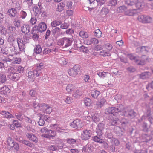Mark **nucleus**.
I'll return each mask as SVG.
<instances>
[{
	"label": "nucleus",
	"mask_w": 153,
	"mask_h": 153,
	"mask_svg": "<svg viewBox=\"0 0 153 153\" xmlns=\"http://www.w3.org/2000/svg\"><path fill=\"white\" fill-rule=\"evenodd\" d=\"M137 18L140 22L144 23H149L152 21V18L148 16L140 15L138 16Z\"/></svg>",
	"instance_id": "5"
},
{
	"label": "nucleus",
	"mask_w": 153,
	"mask_h": 153,
	"mask_svg": "<svg viewBox=\"0 0 153 153\" xmlns=\"http://www.w3.org/2000/svg\"><path fill=\"white\" fill-rule=\"evenodd\" d=\"M40 69H39V66H38L37 69L34 70L33 72L34 74V76H40V73H41L40 71Z\"/></svg>",
	"instance_id": "48"
},
{
	"label": "nucleus",
	"mask_w": 153,
	"mask_h": 153,
	"mask_svg": "<svg viewBox=\"0 0 153 153\" xmlns=\"http://www.w3.org/2000/svg\"><path fill=\"white\" fill-rule=\"evenodd\" d=\"M143 6V3L141 2L140 1L139 2L138 1L135 4L134 7H135L136 9V10H137V9L142 8Z\"/></svg>",
	"instance_id": "43"
},
{
	"label": "nucleus",
	"mask_w": 153,
	"mask_h": 153,
	"mask_svg": "<svg viewBox=\"0 0 153 153\" xmlns=\"http://www.w3.org/2000/svg\"><path fill=\"white\" fill-rule=\"evenodd\" d=\"M111 141L113 145L115 146H118L120 144L119 141L117 139L115 138H112Z\"/></svg>",
	"instance_id": "44"
},
{
	"label": "nucleus",
	"mask_w": 153,
	"mask_h": 153,
	"mask_svg": "<svg viewBox=\"0 0 153 153\" xmlns=\"http://www.w3.org/2000/svg\"><path fill=\"white\" fill-rule=\"evenodd\" d=\"M28 77L29 79H33L35 77L32 71H29L28 72Z\"/></svg>",
	"instance_id": "62"
},
{
	"label": "nucleus",
	"mask_w": 153,
	"mask_h": 153,
	"mask_svg": "<svg viewBox=\"0 0 153 153\" xmlns=\"http://www.w3.org/2000/svg\"><path fill=\"white\" fill-rule=\"evenodd\" d=\"M67 143L70 144H75L76 140L75 139L69 138L66 139Z\"/></svg>",
	"instance_id": "46"
},
{
	"label": "nucleus",
	"mask_w": 153,
	"mask_h": 153,
	"mask_svg": "<svg viewBox=\"0 0 153 153\" xmlns=\"http://www.w3.org/2000/svg\"><path fill=\"white\" fill-rule=\"evenodd\" d=\"M34 52L37 54H41L42 53V50L40 45H36L34 49Z\"/></svg>",
	"instance_id": "30"
},
{
	"label": "nucleus",
	"mask_w": 153,
	"mask_h": 153,
	"mask_svg": "<svg viewBox=\"0 0 153 153\" xmlns=\"http://www.w3.org/2000/svg\"><path fill=\"white\" fill-rule=\"evenodd\" d=\"M114 130L117 136L121 137L123 135V131L125 130H123V128H121L120 127L115 126L114 127Z\"/></svg>",
	"instance_id": "18"
},
{
	"label": "nucleus",
	"mask_w": 153,
	"mask_h": 153,
	"mask_svg": "<svg viewBox=\"0 0 153 153\" xmlns=\"http://www.w3.org/2000/svg\"><path fill=\"white\" fill-rule=\"evenodd\" d=\"M42 104L38 103L34 101L33 103V106L34 109V111H36L37 109H41V105Z\"/></svg>",
	"instance_id": "37"
},
{
	"label": "nucleus",
	"mask_w": 153,
	"mask_h": 153,
	"mask_svg": "<svg viewBox=\"0 0 153 153\" xmlns=\"http://www.w3.org/2000/svg\"><path fill=\"white\" fill-rule=\"evenodd\" d=\"M63 38L59 40L57 42V45L60 46H63L64 47Z\"/></svg>",
	"instance_id": "61"
},
{
	"label": "nucleus",
	"mask_w": 153,
	"mask_h": 153,
	"mask_svg": "<svg viewBox=\"0 0 153 153\" xmlns=\"http://www.w3.org/2000/svg\"><path fill=\"white\" fill-rule=\"evenodd\" d=\"M77 48H80V51L84 52H87L88 51V48L87 47H85L84 46L82 45L80 47L77 46Z\"/></svg>",
	"instance_id": "53"
},
{
	"label": "nucleus",
	"mask_w": 153,
	"mask_h": 153,
	"mask_svg": "<svg viewBox=\"0 0 153 153\" xmlns=\"http://www.w3.org/2000/svg\"><path fill=\"white\" fill-rule=\"evenodd\" d=\"M44 114H38L37 115L38 117H40L39 119V121L38 122L39 125L41 126H43L45 124V121L44 120V118H42L41 117Z\"/></svg>",
	"instance_id": "33"
},
{
	"label": "nucleus",
	"mask_w": 153,
	"mask_h": 153,
	"mask_svg": "<svg viewBox=\"0 0 153 153\" xmlns=\"http://www.w3.org/2000/svg\"><path fill=\"white\" fill-rule=\"evenodd\" d=\"M62 23L61 21L59 20H55L52 22L51 25L53 27H55L57 26L60 25Z\"/></svg>",
	"instance_id": "35"
},
{
	"label": "nucleus",
	"mask_w": 153,
	"mask_h": 153,
	"mask_svg": "<svg viewBox=\"0 0 153 153\" xmlns=\"http://www.w3.org/2000/svg\"><path fill=\"white\" fill-rule=\"evenodd\" d=\"M56 50V49H55L53 50L52 49H45L43 51V52L41 54V55L42 56V55L46 54L48 53H49L50 52H51V51H55Z\"/></svg>",
	"instance_id": "50"
},
{
	"label": "nucleus",
	"mask_w": 153,
	"mask_h": 153,
	"mask_svg": "<svg viewBox=\"0 0 153 153\" xmlns=\"http://www.w3.org/2000/svg\"><path fill=\"white\" fill-rule=\"evenodd\" d=\"M149 48L147 46H141L137 48L136 49L137 53L139 54L146 53L148 52Z\"/></svg>",
	"instance_id": "12"
},
{
	"label": "nucleus",
	"mask_w": 153,
	"mask_h": 153,
	"mask_svg": "<svg viewBox=\"0 0 153 153\" xmlns=\"http://www.w3.org/2000/svg\"><path fill=\"white\" fill-rule=\"evenodd\" d=\"M7 144L10 149H13L16 150H18L19 148V144L15 142L13 139L9 137L7 139Z\"/></svg>",
	"instance_id": "3"
},
{
	"label": "nucleus",
	"mask_w": 153,
	"mask_h": 153,
	"mask_svg": "<svg viewBox=\"0 0 153 153\" xmlns=\"http://www.w3.org/2000/svg\"><path fill=\"white\" fill-rule=\"evenodd\" d=\"M19 10H16V9L11 8L9 9L7 12V14L10 17H14L18 16L19 15Z\"/></svg>",
	"instance_id": "9"
},
{
	"label": "nucleus",
	"mask_w": 153,
	"mask_h": 153,
	"mask_svg": "<svg viewBox=\"0 0 153 153\" xmlns=\"http://www.w3.org/2000/svg\"><path fill=\"white\" fill-rule=\"evenodd\" d=\"M120 126L123 128V130H125L128 126L129 124L128 120L125 118L122 119L120 121Z\"/></svg>",
	"instance_id": "20"
},
{
	"label": "nucleus",
	"mask_w": 153,
	"mask_h": 153,
	"mask_svg": "<svg viewBox=\"0 0 153 153\" xmlns=\"http://www.w3.org/2000/svg\"><path fill=\"white\" fill-rule=\"evenodd\" d=\"M16 73V66L10 67L8 69V74H13Z\"/></svg>",
	"instance_id": "38"
},
{
	"label": "nucleus",
	"mask_w": 153,
	"mask_h": 153,
	"mask_svg": "<svg viewBox=\"0 0 153 153\" xmlns=\"http://www.w3.org/2000/svg\"><path fill=\"white\" fill-rule=\"evenodd\" d=\"M36 28L35 27H33L32 30V32L31 33L33 35L32 36L33 39H38L39 37L38 34L39 32H38L36 29H35Z\"/></svg>",
	"instance_id": "26"
},
{
	"label": "nucleus",
	"mask_w": 153,
	"mask_h": 153,
	"mask_svg": "<svg viewBox=\"0 0 153 153\" xmlns=\"http://www.w3.org/2000/svg\"><path fill=\"white\" fill-rule=\"evenodd\" d=\"M7 80L5 75L0 74V84H5Z\"/></svg>",
	"instance_id": "29"
},
{
	"label": "nucleus",
	"mask_w": 153,
	"mask_h": 153,
	"mask_svg": "<svg viewBox=\"0 0 153 153\" xmlns=\"http://www.w3.org/2000/svg\"><path fill=\"white\" fill-rule=\"evenodd\" d=\"M68 73L70 76L73 77L75 76L80 73L79 66L78 65H74L72 68L68 70Z\"/></svg>",
	"instance_id": "2"
},
{
	"label": "nucleus",
	"mask_w": 153,
	"mask_h": 153,
	"mask_svg": "<svg viewBox=\"0 0 153 153\" xmlns=\"http://www.w3.org/2000/svg\"><path fill=\"white\" fill-rule=\"evenodd\" d=\"M26 136L30 140L35 143H37L38 141V138L32 133H27L26 134Z\"/></svg>",
	"instance_id": "19"
},
{
	"label": "nucleus",
	"mask_w": 153,
	"mask_h": 153,
	"mask_svg": "<svg viewBox=\"0 0 153 153\" xmlns=\"http://www.w3.org/2000/svg\"><path fill=\"white\" fill-rule=\"evenodd\" d=\"M136 114V113L134 110L130 109L126 111L124 113V115L126 117H127L129 118H134Z\"/></svg>",
	"instance_id": "14"
},
{
	"label": "nucleus",
	"mask_w": 153,
	"mask_h": 153,
	"mask_svg": "<svg viewBox=\"0 0 153 153\" xmlns=\"http://www.w3.org/2000/svg\"><path fill=\"white\" fill-rule=\"evenodd\" d=\"M97 136H95L93 137L92 140L95 142L100 143L103 140L101 139L100 137Z\"/></svg>",
	"instance_id": "36"
},
{
	"label": "nucleus",
	"mask_w": 153,
	"mask_h": 153,
	"mask_svg": "<svg viewBox=\"0 0 153 153\" xmlns=\"http://www.w3.org/2000/svg\"><path fill=\"white\" fill-rule=\"evenodd\" d=\"M138 0H128L125 1V3L128 7H132V10H136V9L134 7Z\"/></svg>",
	"instance_id": "15"
},
{
	"label": "nucleus",
	"mask_w": 153,
	"mask_h": 153,
	"mask_svg": "<svg viewBox=\"0 0 153 153\" xmlns=\"http://www.w3.org/2000/svg\"><path fill=\"white\" fill-rule=\"evenodd\" d=\"M106 119L111 121V125L115 126L117 125V122L119 120V119L116 117L114 114H106Z\"/></svg>",
	"instance_id": "4"
},
{
	"label": "nucleus",
	"mask_w": 153,
	"mask_h": 153,
	"mask_svg": "<svg viewBox=\"0 0 153 153\" xmlns=\"http://www.w3.org/2000/svg\"><path fill=\"white\" fill-rule=\"evenodd\" d=\"M153 137V131H152L150 134L148 135L145 134H143L141 137L142 141L143 142H148Z\"/></svg>",
	"instance_id": "13"
},
{
	"label": "nucleus",
	"mask_w": 153,
	"mask_h": 153,
	"mask_svg": "<svg viewBox=\"0 0 153 153\" xmlns=\"http://www.w3.org/2000/svg\"><path fill=\"white\" fill-rule=\"evenodd\" d=\"M109 12L108 9L106 7H103L101 10V13L102 14L106 15Z\"/></svg>",
	"instance_id": "56"
},
{
	"label": "nucleus",
	"mask_w": 153,
	"mask_h": 153,
	"mask_svg": "<svg viewBox=\"0 0 153 153\" xmlns=\"http://www.w3.org/2000/svg\"><path fill=\"white\" fill-rule=\"evenodd\" d=\"M75 88V86L72 84H69L67 86L66 90L68 93H70L74 90Z\"/></svg>",
	"instance_id": "34"
},
{
	"label": "nucleus",
	"mask_w": 153,
	"mask_h": 153,
	"mask_svg": "<svg viewBox=\"0 0 153 153\" xmlns=\"http://www.w3.org/2000/svg\"><path fill=\"white\" fill-rule=\"evenodd\" d=\"M34 27H36L35 29H36L38 32L41 33H42L45 31L47 28L46 25L44 22H41L39 24L38 26L36 25Z\"/></svg>",
	"instance_id": "11"
},
{
	"label": "nucleus",
	"mask_w": 153,
	"mask_h": 153,
	"mask_svg": "<svg viewBox=\"0 0 153 153\" xmlns=\"http://www.w3.org/2000/svg\"><path fill=\"white\" fill-rule=\"evenodd\" d=\"M100 92L98 91L95 90L91 93L92 97L94 98H97L98 96L100 94Z\"/></svg>",
	"instance_id": "41"
},
{
	"label": "nucleus",
	"mask_w": 153,
	"mask_h": 153,
	"mask_svg": "<svg viewBox=\"0 0 153 153\" xmlns=\"http://www.w3.org/2000/svg\"><path fill=\"white\" fill-rule=\"evenodd\" d=\"M151 73L149 72H145L142 73L140 74V78L142 79H146L148 78L150 76Z\"/></svg>",
	"instance_id": "25"
},
{
	"label": "nucleus",
	"mask_w": 153,
	"mask_h": 153,
	"mask_svg": "<svg viewBox=\"0 0 153 153\" xmlns=\"http://www.w3.org/2000/svg\"><path fill=\"white\" fill-rule=\"evenodd\" d=\"M1 114L2 115L3 117L11 118L12 116V115L9 112H6L4 111H2Z\"/></svg>",
	"instance_id": "32"
},
{
	"label": "nucleus",
	"mask_w": 153,
	"mask_h": 153,
	"mask_svg": "<svg viewBox=\"0 0 153 153\" xmlns=\"http://www.w3.org/2000/svg\"><path fill=\"white\" fill-rule=\"evenodd\" d=\"M106 100L104 98H102L100 100L98 101L96 103V105L98 108H101L102 107Z\"/></svg>",
	"instance_id": "31"
},
{
	"label": "nucleus",
	"mask_w": 153,
	"mask_h": 153,
	"mask_svg": "<svg viewBox=\"0 0 153 153\" xmlns=\"http://www.w3.org/2000/svg\"><path fill=\"white\" fill-rule=\"evenodd\" d=\"M0 91H3V94L4 95L7 93H9L10 92V90L8 87L6 85L0 88Z\"/></svg>",
	"instance_id": "28"
},
{
	"label": "nucleus",
	"mask_w": 153,
	"mask_h": 153,
	"mask_svg": "<svg viewBox=\"0 0 153 153\" xmlns=\"http://www.w3.org/2000/svg\"><path fill=\"white\" fill-rule=\"evenodd\" d=\"M84 103L86 106H89L91 104V100L89 98H87L85 100Z\"/></svg>",
	"instance_id": "60"
},
{
	"label": "nucleus",
	"mask_w": 153,
	"mask_h": 153,
	"mask_svg": "<svg viewBox=\"0 0 153 153\" xmlns=\"http://www.w3.org/2000/svg\"><path fill=\"white\" fill-rule=\"evenodd\" d=\"M149 59V58L148 56L142 55L140 59H138V65H145Z\"/></svg>",
	"instance_id": "16"
},
{
	"label": "nucleus",
	"mask_w": 153,
	"mask_h": 153,
	"mask_svg": "<svg viewBox=\"0 0 153 153\" xmlns=\"http://www.w3.org/2000/svg\"><path fill=\"white\" fill-rule=\"evenodd\" d=\"M126 9L127 7H126L124 5H122L117 8V10L118 12H122L126 10Z\"/></svg>",
	"instance_id": "49"
},
{
	"label": "nucleus",
	"mask_w": 153,
	"mask_h": 153,
	"mask_svg": "<svg viewBox=\"0 0 153 153\" xmlns=\"http://www.w3.org/2000/svg\"><path fill=\"white\" fill-rule=\"evenodd\" d=\"M16 73L17 72L22 73H23L24 70V68L21 66H19L18 67L16 66Z\"/></svg>",
	"instance_id": "55"
},
{
	"label": "nucleus",
	"mask_w": 153,
	"mask_h": 153,
	"mask_svg": "<svg viewBox=\"0 0 153 153\" xmlns=\"http://www.w3.org/2000/svg\"><path fill=\"white\" fill-rule=\"evenodd\" d=\"M40 106L41 110L45 113L50 114L52 111V108L47 104L42 103Z\"/></svg>",
	"instance_id": "7"
},
{
	"label": "nucleus",
	"mask_w": 153,
	"mask_h": 153,
	"mask_svg": "<svg viewBox=\"0 0 153 153\" xmlns=\"http://www.w3.org/2000/svg\"><path fill=\"white\" fill-rule=\"evenodd\" d=\"M146 109L147 111L146 113V116L149 117V121L152 123V120L153 119V112L151 111L150 108L149 106H147Z\"/></svg>",
	"instance_id": "17"
},
{
	"label": "nucleus",
	"mask_w": 153,
	"mask_h": 153,
	"mask_svg": "<svg viewBox=\"0 0 153 153\" xmlns=\"http://www.w3.org/2000/svg\"><path fill=\"white\" fill-rule=\"evenodd\" d=\"M70 126L71 127L75 129L80 128L83 126L81 120L79 119L74 120L72 122L70 123Z\"/></svg>",
	"instance_id": "6"
},
{
	"label": "nucleus",
	"mask_w": 153,
	"mask_h": 153,
	"mask_svg": "<svg viewBox=\"0 0 153 153\" xmlns=\"http://www.w3.org/2000/svg\"><path fill=\"white\" fill-rule=\"evenodd\" d=\"M48 150L52 151H55L57 150L56 147L55 145H50L48 147Z\"/></svg>",
	"instance_id": "54"
},
{
	"label": "nucleus",
	"mask_w": 153,
	"mask_h": 153,
	"mask_svg": "<svg viewBox=\"0 0 153 153\" xmlns=\"http://www.w3.org/2000/svg\"><path fill=\"white\" fill-rule=\"evenodd\" d=\"M65 4L63 3H60L58 5V8L56 10L59 12H61L64 9Z\"/></svg>",
	"instance_id": "39"
},
{
	"label": "nucleus",
	"mask_w": 153,
	"mask_h": 153,
	"mask_svg": "<svg viewBox=\"0 0 153 153\" xmlns=\"http://www.w3.org/2000/svg\"><path fill=\"white\" fill-rule=\"evenodd\" d=\"M105 125V122L104 121L100 123L98 125L96 128V133L99 136H100L102 135L104 129Z\"/></svg>",
	"instance_id": "8"
},
{
	"label": "nucleus",
	"mask_w": 153,
	"mask_h": 153,
	"mask_svg": "<svg viewBox=\"0 0 153 153\" xmlns=\"http://www.w3.org/2000/svg\"><path fill=\"white\" fill-rule=\"evenodd\" d=\"M33 11L36 15L39 14L41 13V8L40 6L38 7L37 6H35L33 8Z\"/></svg>",
	"instance_id": "42"
},
{
	"label": "nucleus",
	"mask_w": 153,
	"mask_h": 153,
	"mask_svg": "<svg viewBox=\"0 0 153 153\" xmlns=\"http://www.w3.org/2000/svg\"><path fill=\"white\" fill-rule=\"evenodd\" d=\"M64 47L67 48L71 45L72 40L71 38L64 37Z\"/></svg>",
	"instance_id": "23"
},
{
	"label": "nucleus",
	"mask_w": 153,
	"mask_h": 153,
	"mask_svg": "<svg viewBox=\"0 0 153 153\" xmlns=\"http://www.w3.org/2000/svg\"><path fill=\"white\" fill-rule=\"evenodd\" d=\"M92 134L91 131L86 129L81 133V138L82 140H87L91 137Z\"/></svg>",
	"instance_id": "10"
},
{
	"label": "nucleus",
	"mask_w": 153,
	"mask_h": 153,
	"mask_svg": "<svg viewBox=\"0 0 153 153\" xmlns=\"http://www.w3.org/2000/svg\"><path fill=\"white\" fill-rule=\"evenodd\" d=\"M19 141L30 147H32L33 146V144L30 141L25 139H23L22 138H19Z\"/></svg>",
	"instance_id": "27"
},
{
	"label": "nucleus",
	"mask_w": 153,
	"mask_h": 153,
	"mask_svg": "<svg viewBox=\"0 0 153 153\" xmlns=\"http://www.w3.org/2000/svg\"><path fill=\"white\" fill-rule=\"evenodd\" d=\"M13 8L16 9V10H19V12L20 11L21 7L19 1H17L16 2L15 4V8Z\"/></svg>",
	"instance_id": "58"
},
{
	"label": "nucleus",
	"mask_w": 153,
	"mask_h": 153,
	"mask_svg": "<svg viewBox=\"0 0 153 153\" xmlns=\"http://www.w3.org/2000/svg\"><path fill=\"white\" fill-rule=\"evenodd\" d=\"M124 107L123 105H120L116 107H109L107 108L105 110V114H113L118 113L122 111Z\"/></svg>",
	"instance_id": "1"
},
{
	"label": "nucleus",
	"mask_w": 153,
	"mask_h": 153,
	"mask_svg": "<svg viewBox=\"0 0 153 153\" xmlns=\"http://www.w3.org/2000/svg\"><path fill=\"white\" fill-rule=\"evenodd\" d=\"M15 40V37L12 36H10L8 39V41L10 43L14 42Z\"/></svg>",
	"instance_id": "63"
},
{
	"label": "nucleus",
	"mask_w": 153,
	"mask_h": 153,
	"mask_svg": "<svg viewBox=\"0 0 153 153\" xmlns=\"http://www.w3.org/2000/svg\"><path fill=\"white\" fill-rule=\"evenodd\" d=\"M102 33L99 29H97L95 31L94 35L96 37L99 38L101 37Z\"/></svg>",
	"instance_id": "51"
},
{
	"label": "nucleus",
	"mask_w": 153,
	"mask_h": 153,
	"mask_svg": "<svg viewBox=\"0 0 153 153\" xmlns=\"http://www.w3.org/2000/svg\"><path fill=\"white\" fill-rule=\"evenodd\" d=\"M49 134L50 135L51 137H55L56 135V132L55 131L50 130H48V132Z\"/></svg>",
	"instance_id": "59"
},
{
	"label": "nucleus",
	"mask_w": 153,
	"mask_h": 153,
	"mask_svg": "<svg viewBox=\"0 0 153 153\" xmlns=\"http://www.w3.org/2000/svg\"><path fill=\"white\" fill-rule=\"evenodd\" d=\"M25 44H22L18 45L19 49L20 51H25Z\"/></svg>",
	"instance_id": "64"
},
{
	"label": "nucleus",
	"mask_w": 153,
	"mask_h": 153,
	"mask_svg": "<svg viewBox=\"0 0 153 153\" xmlns=\"http://www.w3.org/2000/svg\"><path fill=\"white\" fill-rule=\"evenodd\" d=\"M142 127L143 128V130L144 131L146 132L148 131L149 127L146 123L144 122L143 123Z\"/></svg>",
	"instance_id": "57"
},
{
	"label": "nucleus",
	"mask_w": 153,
	"mask_h": 153,
	"mask_svg": "<svg viewBox=\"0 0 153 153\" xmlns=\"http://www.w3.org/2000/svg\"><path fill=\"white\" fill-rule=\"evenodd\" d=\"M8 77L10 79L13 81H17L19 78V74L18 73L8 74Z\"/></svg>",
	"instance_id": "21"
},
{
	"label": "nucleus",
	"mask_w": 153,
	"mask_h": 153,
	"mask_svg": "<svg viewBox=\"0 0 153 153\" xmlns=\"http://www.w3.org/2000/svg\"><path fill=\"white\" fill-rule=\"evenodd\" d=\"M55 145L56 147L57 150L61 149L63 148V144L61 140L57 138L55 140Z\"/></svg>",
	"instance_id": "22"
},
{
	"label": "nucleus",
	"mask_w": 153,
	"mask_h": 153,
	"mask_svg": "<svg viewBox=\"0 0 153 153\" xmlns=\"http://www.w3.org/2000/svg\"><path fill=\"white\" fill-rule=\"evenodd\" d=\"M100 55L102 56H110L111 54L108 52H106L105 51L102 50L100 52Z\"/></svg>",
	"instance_id": "47"
},
{
	"label": "nucleus",
	"mask_w": 153,
	"mask_h": 153,
	"mask_svg": "<svg viewBox=\"0 0 153 153\" xmlns=\"http://www.w3.org/2000/svg\"><path fill=\"white\" fill-rule=\"evenodd\" d=\"M81 95L82 92L80 91L79 90H77L73 94V96L76 99L79 97Z\"/></svg>",
	"instance_id": "45"
},
{
	"label": "nucleus",
	"mask_w": 153,
	"mask_h": 153,
	"mask_svg": "<svg viewBox=\"0 0 153 153\" xmlns=\"http://www.w3.org/2000/svg\"><path fill=\"white\" fill-rule=\"evenodd\" d=\"M6 29L2 25H0V33L1 35H5L7 33Z\"/></svg>",
	"instance_id": "40"
},
{
	"label": "nucleus",
	"mask_w": 153,
	"mask_h": 153,
	"mask_svg": "<svg viewBox=\"0 0 153 153\" xmlns=\"http://www.w3.org/2000/svg\"><path fill=\"white\" fill-rule=\"evenodd\" d=\"M30 27L28 25H25L21 27V31L25 34H28L30 32Z\"/></svg>",
	"instance_id": "24"
},
{
	"label": "nucleus",
	"mask_w": 153,
	"mask_h": 153,
	"mask_svg": "<svg viewBox=\"0 0 153 153\" xmlns=\"http://www.w3.org/2000/svg\"><path fill=\"white\" fill-rule=\"evenodd\" d=\"M0 52L5 55H7L8 53V51L7 48H1V49L0 50Z\"/></svg>",
	"instance_id": "52"
}]
</instances>
